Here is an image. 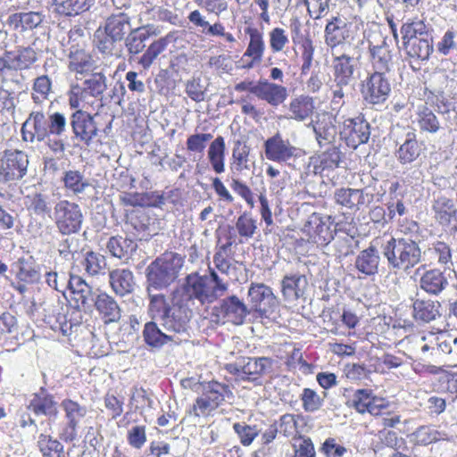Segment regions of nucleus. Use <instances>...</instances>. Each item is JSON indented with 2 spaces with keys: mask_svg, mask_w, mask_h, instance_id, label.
<instances>
[{
  "mask_svg": "<svg viewBox=\"0 0 457 457\" xmlns=\"http://www.w3.org/2000/svg\"><path fill=\"white\" fill-rule=\"evenodd\" d=\"M391 86L386 73L375 71L361 84V94L367 104H384L389 96Z\"/></svg>",
  "mask_w": 457,
  "mask_h": 457,
  "instance_id": "nucleus-12",
  "label": "nucleus"
},
{
  "mask_svg": "<svg viewBox=\"0 0 457 457\" xmlns=\"http://www.w3.org/2000/svg\"><path fill=\"white\" fill-rule=\"evenodd\" d=\"M336 228L330 215H324L319 218L316 224V245L325 246L334 238Z\"/></svg>",
  "mask_w": 457,
  "mask_h": 457,
  "instance_id": "nucleus-49",
  "label": "nucleus"
},
{
  "mask_svg": "<svg viewBox=\"0 0 457 457\" xmlns=\"http://www.w3.org/2000/svg\"><path fill=\"white\" fill-rule=\"evenodd\" d=\"M145 292L148 298L147 315L151 320H159L168 332L189 336L193 312L183 303L179 288L172 290L170 295L156 290Z\"/></svg>",
  "mask_w": 457,
  "mask_h": 457,
  "instance_id": "nucleus-2",
  "label": "nucleus"
},
{
  "mask_svg": "<svg viewBox=\"0 0 457 457\" xmlns=\"http://www.w3.org/2000/svg\"><path fill=\"white\" fill-rule=\"evenodd\" d=\"M167 46L165 38H159L152 42L137 61V63L145 70L150 68L154 60L161 54Z\"/></svg>",
  "mask_w": 457,
  "mask_h": 457,
  "instance_id": "nucleus-51",
  "label": "nucleus"
},
{
  "mask_svg": "<svg viewBox=\"0 0 457 457\" xmlns=\"http://www.w3.org/2000/svg\"><path fill=\"white\" fill-rule=\"evenodd\" d=\"M95 43L104 57L120 58L123 56V41L112 36L99 27L95 33Z\"/></svg>",
  "mask_w": 457,
  "mask_h": 457,
  "instance_id": "nucleus-25",
  "label": "nucleus"
},
{
  "mask_svg": "<svg viewBox=\"0 0 457 457\" xmlns=\"http://www.w3.org/2000/svg\"><path fill=\"white\" fill-rule=\"evenodd\" d=\"M245 358V379L257 383L263 376L272 372L274 361L269 357H248Z\"/></svg>",
  "mask_w": 457,
  "mask_h": 457,
  "instance_id": "nucleus-30",
  "label": "nucleus"
},
{
  "mask_svg": "<svg viewBox=\"0 0 457 457\" xmlns=\"http://www.w3.org/2000/svg\"><path fill=\"white\" fill-rule=\"evenodd\" d=\"M29 210L37 216L45 217L46 215H50L52 209L48 195L41 193L35 194L30 199Z\"/></svg>",
  "mask_w": 457,
  "mask_h": 457,
  "instance_id": "nucleus-62",
  "label": "nucleus"
},
{
  "mask_svg": "<svg viewBox=\"0 0 457 457\" xmlns=\"http://www.w3.org/2000/svg\"><path fill=\"white\" fill-rule=\"evenodd\" d=\"M399 144V148L395 152V156L398 162L403 164H410L416 161L421 154V145L417 140V136L414 130L408 129L404 133V138Z\"/></svg>",
  "mask_w": 457,
  "mask_h": 457,
  "instance_id": "nucleus-27",
  "label": "nucleus"
},
{
  "mask_svg": "<svg viewBox=\"0 0 457 457\" xmlns=\"http://www.w3.org/2000/svg\"><path fill=\"white\" fill-rule=\"evenodd\" d=\"M308 281L304 275L285 276L281 281V292L284 300L287 303H294L296 300H302L305 303L307 297ZM312 298H309V303L312 304Z\"/></svg>",
  "mask_w": 457,
  "mask_h": 457,
  "instance_id": "nucleus-20",
  "label": "nucleus"
},
{
  "mask_svg": "<svg viewBox=\"0 0 457 457\" xmlns=\"http://www.w3.org/2000/svg\"><path fill=\"white\" fill-rule=\"evenodd\" d=\"M342 19L333 17V19L326 25L325 42L330 48L331 54H336V52H339L340 44H342Z\"/></svg>",
  "mask_w": 457,
  "mask_h": 457,
  "instance_id": "nucleus-46",
  "label": "nucleus"
},
{
  "mask_svg": "<svg viewBox=\"0 0 457 457\" xmlns=\"http://www.w3.org/2000/svg\"><path fill=\"white\" fill-rule=\"evenodd\" d=\"M441 303L432 299L417 297L412 300V317L419 324H426L441 318Z\"/></svg>",
  "mask_w": 457,
  "mask_h": 457,
  "instance_id": "nucleus-21",
  "label": "nucleus"
},
{
  "mask_svg": "<svg viewBox=\"0 0 457 457\" xmlns=\"http://www.w3.org/2000/svg\"><path fill=\"white\" fill-rule=\"evenodd\" d=\"M253 94L272 106L283 103L287 96L285 87L271 83L268 79L259 80L253 89Z\"/></svg>",
  "mask_w": 457,
  "mask_h": 457,
  "instance_id": "nucleus-24",
  "label": "nucleus"
},
{
  "mask_svg": "<svg viewBox=\"0 0 457 457\" xmlns=\"http://www.w3.org/2000/svg\"><path fill=\"white\" fill-rule=\"evenodd\" d=\"M183 303L188 306L189 302L197 301L201 305L212 303L220 295L207 284V278L199 273L188 274L179 288Z\"/></svg>",
  "mask_w": 457,
  "mask_h": 457,
  "instance_id": "nucleus-10",
  "label": "nucleus"
},
{
  "mask_svg": "<svg viewBox=\"0 0 457 457\" xmlns=\"http://www.w3.org/2000/svg\"><path fill=\"white\" fill-rule=\"evenodd\" d=\"M52 219L61 235L71 236L81 230L84 215L78 204L68 200H60L54 207Z\"/></svg>",
  "mask_w": 457,
  "mask_h": 457,
  "instance_id": "nucleus-7",
  "label": "nucleus"
},
{
  "mask_svg": "<svg viewBox=\"0 0 457 457\" xmlns=\"http://www.w3.org/2000/svg\"><path fill=\"white\" fill-rule=\"evenodd\" d=\"M345 129L348 130V139L353 148L367 143L370 139V126L363 116H357L347 120L345 121Z\"/></svg>",
  "mask_w": 457,
  "mask_h": 457,
  "instance_id": "nucleus-31",
  "label": "nucleus"
},
{
  "mask_svg": "<svg viewBox=\"0 0 457 457\" xmlns=\"http://www.w3.org/2000/svg\"><path fill=\"white\" fill-rule=\"evenodd\" d=\"M79 250V239L76 237L67 236L58 243L57 251L59 255L65 260L74 259Z\"/></svg>",
  "mask_w": 457,
  "mask_h": 457,
  "instance_id": "nucleus-60",
  "label": "nucleus"
},
{
  "mask_svg": "<svg viewBox=\"0 0 457 457\" xmlns=\"http://www.w3.org/2000/svg\"><path fill=\"white\" fill-rule=\"evenodd\" d=\"M22 140L29 143H45L55 155H63L68 140V120L64 113L54 112L46 116L41 111H33L21 126Z\"/></svg>",
  "mask_w": 457,
  "mask_h": 457,
  "instance_id": "nucleus-1",
  "label": "nucleus"
},
{
  "mask_svg": "<svg viewBox=\"0 0 457 457\" xmlns=\"http://www.w3.org/2000/svg\"><path fill=\"white\" fill-rule=\"evenodd\" d=\"M109 283L112 291L119 296H126L135 290L136 281L129 269H115L109 272Z\"/></svg>",
  "mask_w": 457,
  "mask_h": 457,
  "instance_id": "nucleus-29",
  "label": "nucleus"
},
{
  "mask_svg": "<svg viewBox=\"0 0 457 457\" xmlns=\"http://www.w3.org/2000/svg\"><path fill=\"white\" fill-rule=\"evenodd\" d=\"M106 248L113 257L127 260L137 250V244L130 238L114 236L109 238Z\"/></svg>",
  "mask_w": 457,
  "mask_h": 457,
  "instance_id": "nucleus-39",
  "label": "nucleus"
},
{
  "mask_svg": "<svg viewBox=\"0 0 457 457\" xmlns=\"http://www.w3.org/2000/svg\"><path fill=\"white\" fill-rule=\"evenodd\" d=\"M233 429L238 436L240 443L244 446H249L258 436L260 432L256 426H250L245 423L239 422L233 425Z\"/></svg>",
  "mask_w": 457,
  "mask_h": 457,
  "instance_id": "nucleus-61",
  "label": "nucleus"
},
{
  "mask_svg": "<svg viewBox=\"0 0 457 457\" xmlns=\"http://www.w3.org/2000/svg\"><path fill=\"white\" fill-rule=\"evenodd\" d=\"M62 181L66 189L78 195L85 191L89 187V183L84 175L79 170H67L64 172Z\"/></svg>",
  "mask_w": 457,
  "mask_h": 457,
  "instance_id": "nucleus-52",
  "label": "nucleus"
},
{
  "mask_svg": "<svg viewBox=\"0 0 457 457\" xmlns=\"http://www.w3.org/2000/svg\"><path fill=\"white\" fill-rule=\"evenodd\" d=\"M97 114H91L84 110H76L70 115L68 127L72 131V139L89 147L99 136L100 129L96 120Z\"/></svg>",
  "mask_w": 457,
  "mask_h": 457,
  "instance_id": "nucleus-9",
  "label": "nucleus"
},
{
  "mask_svg": "<svg viewBox=\"0 0 457 457\" xmlns=\"http://www.w3.org/2000/svg\"><path fill=\"white\" fill-rule=\"evenodd\" d=\"M312 24L310 20L304 23L296 21L294 28L293 40L300 48H312V37L311 28Z\"/></svg>",
  "mask_w": 457,
  "mask_h": 457,
  "instance_id": "nucleus-53",
  "label": "nucleus"
},
{
  "mask_svg": "<svg viewBox=\"0 0 457 457\" xmlns=\"http://www.w3.org/2000/svg\"><path fill=\"white\" fill-rule=\"evenodd\" d=\"M314 109L313 100L310 96H301L290 104L292 117L298 120H310L309 125L312 123V113Z\"/></svg>",
  "mask_w": 457,
  "mask_h": 457,
  "instance_id": "nucleus-47",
  "label": "nucleus"
},
{
  "mask_svg": "<svg viewBox=\"0 0 457 457\" xmlns=\"http://www.w3.org/2000/svg\"><path fill=\"white\" fill-rule=\"evenodd\" d=\"M331 55L337 86H348L354 80V71L359 64L361 51H339Z\"/></svg>",
  "mask_w": 457,
  "mask_h": 457,
  "instance_id": "nucleus-13",
  "label": "nucleus"
},
{
  "mask_svg": "<svg viewBox=\"0 0 457 457\" xmlns=\"http://www.w3.org/2000/svg\"><path fill=\"white\" fill-rule=\"evenodd\" d=\"M373 67L376 71L386 73L390 71L389 65L392 61L391 51L385 39L381 40V44L372 46L369 45Z\"/></svg>",
  "mask_w": 457,
  "mask_h": 457,
  "instance_id": "nucleus-41",
  "label": "nucleus"
},
{
  "mask_svg": "<svg viewBox=\"0 0 457 457\" xmlns=\"http://www.w3.org/2000/svg\"><path fill=\"white\" fill-rule=\"evenodd\" d=\"M420 240L414 235L391 237L381 245L382 254L389 269L395 272L409 273L414 267L425 261L426 251L420 247Z\"/></svg>",
  "mask_w": 457,
  "mask_h": 457,
  "instance_id": "nucleus-3",
  "label": "nucleus"
},
{
  "mask_svg": "<svg viewBox=\"0 0 457 457\" xmlns=\"http://www.w3.org/2000/svg\"><path fill=\"white\" fill-rule=\"evenodd\" d=\"M353 29L352 23H346L343 20L342 24V44H340V49L339 51H345V52H354V51H361L360 50V45L363 44V41L361 39H356L353 36Z\"/></svg>",
  "mask_w": 457,
  "mask_h": 457,
  "instance_id": "nucleus-55",
  "label": "nucleus"
},
{
  "mask_svg": "<svg viewBox=\"0 0 457 457\" xmlns=\"http://www.w3.org/2000/svg\"><path fill=\"white\" fill-rule=\"evenodd\" d=\"M45 277L46 284L56 291L64 293L68 288L69 275L65 272L47 271Z\"/></svg>",
  "mask_w": 457,
  "mask_h": 457,
  "instance_id": "nucleus-64",
  "label": "nucleus"
},
{
  "mask_svg": "<svg viewBox=\"0 0 457 457\" xmlns=\"http://www.w3.org/2000/svg\"><path fill=\"white\" fill-rule=\"evenodd\" d=\"M277 428L285 436H290L295 432L299 434L300 442L295 445L296 449L294 457H314V445L312 438L305 435L312 427H308L303 418L295 420L294 415L285 414L280 418Z\"/></svg>",
  "mask_w": 457,
  "mask_h": 457,
  "instance_id": "nucleus-8",
  "label": "nucleus"
},
{
  "mask_svg": "<svg viewBox=\"0 0 457 457\" xmlns=\"http://www.w3.org/2000/svg\"><path fill=\"white\" fill-rule=\"evenodd\" d=\"M434 255L437 258V262L441 265L452 264V250L448 244L443 241H436L428 248L426 253Z\"/></svg>",
  "mask_w": 457,
  "mask_h": 457,
  "instance_id": "nucleus-59",
  "label": "nucleus"
},
{
  "mask_svg": "<svg viewBox=\"0 0 457 457\" xmlns=\"http://www.w3.org/2000/svg\"><path fill=\"white\" fill-rule=\"evenodd\" d=\"M37 445L43 457H68L62 444L49 435L40 434Z\"/></svg>",
  "mask_w": 457,
  "mask_h": 457,
  "instance_id": "nucleus-45",
  "label": "nucleus"
},
{
  "mask_svg": "<svg viewBox=\"0 0 457 457\" xmlns=\"http://www.w3.org/2000/svg\"><path fill=\"white\" fill-rule=\"evenodd\" d=\"M102 30L122 41L132 29L131 18L125 12L113 13L106 18Z\"/></svg>",
  "mask_w": 457,
  "mask_h": 457,
  "instance_id": "nucleus-32",
  "label": "nucleus"
},
{
  "mask_svg": "<svg viewBox=\"0 0 457 457\" xmlns=\"http://www.w3.org/2000/svg\"><path fill=\"white\" fill-rule=\"evenodd\" d=\"M28 154L21 150H5L0 160V181L21 180L28 171Z\"/></svg>",
  "mask_w": 457,
  "mask_h": 457,
  "instance_id": "nucleus-11",
  "label": "nucleus"
},
{
  "mask_svg": "<svg viewBox=\"0 0 457 457\" xmlns=\"http://www.w3.org/2000/svg\"><path fill=\"white\" fill-rule=\"evenodd\" d=\"M250 40L244 56L250 57L255 62H262L265 51L262 34L257 29H248Z\"/></svg>",
  "mask_w": 457,
  "mask_h": 457,
  "instance_id": "nucleus-48",
  "label": "nucleus"
},
{
  "mask_svg": "<svg viewBox=\"0 0 457 457\" xmlns=\"http://www.w3.org/2000/svg\"><path fill=\"white\" fill-rule=\"evenodd\" d=\"M79 80L81 83L72 86V92L80 95L81 100L101 97L107 88V78L102 71H94Z\"/></svg>",
  "mask_w": 457,
  "mask_h": 457,
  "instance_id": "nucleus-19",
  "label": "nucleus"
},
{
  "mask_svg": "<svg viewBox=\"0 0 457 457\" xmlns=\"http://www.w3.org/2000/svg\"><path fill=\"white\" fill-rule=\"evenodd\" d=\"M448 286V280L438 269H432L423 273L420 287L429 295H438Z\"/></svg>",
  "mask_w": 457,
  "mask_h": 457,
  "instance_id": "nucleus-37",
  "label": "nucleus"
},
{
  "mask_svg": "<svg viewBox=\"0 0 457 457\" xmlns=\"http://www.w3.org/2000/svg\"><path fill=\"white\" fill-rule=\"evenodd\" d=\"M264 146L267 159L273 162H286L294 154V147L288 140H284L279 133L268 138Z\"/></svg>",
  "mask_w": 457,
  "mask_h": 457,
  "instance_id": "nucleus-26",
  "label": "nucleus"
},
{
  "mask_svg": "<svg viewBox=\"0 0 457 457\" xmlns=\"http://www.w3.org/2000/svg\"><path fill=\"white\" fill-rule=\"evenodd\" d=\"M69 70L76 73L77 80L94 72L95 62L92 56L84 50L71 51L69 54Z\"/></svg>",
  "mask_w": 457,
  "mask_h": 457,
  "instance_id": "nucleus-34",
  "label": "nucleus"
},
{
  "mask_svg": "<svg viewBox=\"0 0 457 457\" xmlns=\"http://www.w3.org/2000/svg\"><path fill=\"white\" fill-rule=\"evenodd\" d=\"M433 210L441 222L450 221L453 211V201L445 195L438 194L435 195Z\"/></svg>",
  "mask_w": 457,
  "mask_h": 457,
  "instance_id": "nucleus-57",
  "label": "nucleus"
},
{
  "mask_svg": "<svg viewBox=\"0 0 457 457\" xmlns=\"http://www.w3.org/2000/svg\"><path fill=\"white\" fill-rule=\"evenodd\" d=\"M142 337L145 344L151 349L159 350L168 344L179 345L187 341L189 336H181L173 332H163L156 320H151L144 325Z\"/></svg>",
  "mask_w": 457,
  "mask_h": 457,
  "instance_id": "nucleus-17",
  "label": "nucleus"
},
{
  "mask_svg": "<svg viewBox=\"0 0 457 457\" xmlns=\"http://www.w3.org/2000/svg\"><path fill=\"white\" fill-rule=\"evenodd\" d=\"M418 124L421 131L436 133L440 129V122L436 114L428 107H424L418 113Z\"/></svg>",
  "mask_w": 457,
  "mask_h": 457,
  "instance_id": "nucleus-56",
  "label": "nucleus"
},
{
  "mask_svg": "<svg viewBox=\"0 0 457 457\" xmlns=\"http://www.w3.org/2000/svg\"><path fill=\"white\" fill-rule=\"evenodd\" d=\"M43 21V16L40 12H16L11 14L6 21V23L18 29L32 30L39 26Z\"/></svg>",
  "mask_w": 457,
  "mask_h": 457,
  "instance_id": "nucleus-40",
  "label": "nucleus"
},
{
  "mask_svg": "<svg viewBox=\"0 0 457 457\" xmlns=\"http://www.w3.org/2000/svg\"><path fill=\"white\" fill-rule=\"evenodd\" d=\"M347 405L361 414L368 412L373 416L384 414V411L387 410L389 406L385 399L373 395L372 391L369 389L354 391L347 401Z\"/></svg>",
  "mask_w": 457,
  "mask_h": 457,
  "instance_id": "nucleus-16",
  "label": "nucleus"
},
{
  "mask_svg": "<svg viewBox=\"0 0 457 457\" xmlns=\"http://www.w3.org/2000/svg\"><path fill=\"white\" fill-rule=\"evenodd\" d=\"M380 257L377 248L373 245L360 252L355 260L356 269L365 275L378 273Z\"/></svg>",
  "mask_w": 457,
  "mask_h": 457,
  "instance_id": "nucleus-38",
  "label": "nucleus"
},
{
  "mask_svg": "<svg viewBox=\"0 0 457 457\" xmlns=\"http://www.w3.org/2000/svg\"><path fill=\"white\" fill-rule=\"evenodd\" d=\"M83 266L87 273L91 276H96L104 272L107 266L106 259L99 253L89 251L85 255Z\"/></svg>",
  "mask_w": 457,
  "mask_h": 457,
  "instance_id": "nucleus-54",
  "label": "nucleus"
},
{
  "mask_svg": "<svg viewBox=\"0 0 457 457\" xmlns=\"http://www.w3.org/2000/svg\"><path fill=\"white\" fill-rule=\"evenodd\" d=\"M248 298L253 310L266 318L275 313L278 301L272 289L263 283H252L248 288Z\"/></svg>",
  "mask_w": 457,
  "mask_h": 457,
  "instance_id": "nucleus-14",
  "label": "nucleus"
},
{
  "mask_svg": "<svg viewBox=\"0 0 457 457\" xmlns=\"http://www.w3.org/2000/svg\"><path fill=\"white\" fill-rule=\"evenodd\" d=\"M11 62L13 70L29 69L37 60L36 51L31 46L20 47L16 54L12 55L11 53Z\"/></svg>",
  "mask_w": 457,
  "mask_h": 457,
  "instance_id": "nucleus-50",
  "label": "nucleus"
},
{
  "mask_svg": "<svg viewBox=\"0 0 457 457\" xmlns=\"http://www.w3.org/2000/svg\"><path fill=\"white\" fill-rule=\"evenodd\" d=\"M250 314V310L243 300L237 295H230L221 299L218 305L213 307V315L221 319L223 322L234 325H242Z\"/></svg>",
  "mask_w": 457,
  "mask_h": 457,
  "instance_id": "nucleus-15",
  "label": "nucleus"
},
{
  "mask_svg": "<svg viewBox=\"0 0 457 457\" xmlns=\"http://www.w3.org/2000/svg\"><path fill=\"white\" fill-rule=\"evenodd\" d=\"M55 11L63 16H76L93 5L95 0H53Z\"/></svg>",
  "mask_w": 457,
  "mask_h": 457,
  "instance_id": "nucleus-42",
  "label": "nucleus"
},
{
  "mask_svg": "<svg viewBox=\"0 0 457 457\" xmlns=\"http://www.w3.org/2000/svg\"><path fill=\"white\" fill-rule=\"evenodd\" d=\"M61 407L67 420L66 427L61 434V438L65 442H71L77 437V428L80 421L86 417L87 408L86 405L71 399H64L61 403Z\"/></svg>",
  "mask_w": 457,
  "mask_h": 457,
  "instance_id": "nucleus-18",
  "label": "nucleus"
},
{
  "mask_svg": "<svg viewBox=\"0 0 457 457\" xmlns=\"http://www.w3.org/2000/svg\"><path fill=\"white\" fill-rule=\"evenodd\" d=\"M201 395L190 410V413L195 417L205 416L216 410L226 398H233L229 386L215 380L205 382Z\"/></svg>",
  "mask_w": 457,
  "mask_h": 457,
  "instance_id": "nucleus-6",
  "label": "nucleus"
},
{
  "mask_svg": "<svg viewBox=\"0 0 457 457\" xmlns=\"http://www.w3.org/2000/svg\"><path fill=\"white\" fill-rule=\"evenodd\" d=\"M406 54L418 61H428L434 51L433 34L403 44Z\"/></svg>",
  "mask_w": 457,
  "mask_h": 457,
  "instance_id": "nucleus-36",
  "label": "nucleus"
},
{
  "mask_svg": "<svg viewBox=\"0 0 457 457\" xmlns=\"http://www.w3.org/2000/svg\"><path fill=\"white\" fill-rule=\"evenodd\" d=\"M94 306L104 323H113L120 320L121 309L117 301L105 292H100L93 299Z\"/></svg>",
  "mask_w": 457,
  "mask_h": 457,
  "instance_id": "nucleus-23",
  "label": "nucleus"
},
{
  "mask_svg": "<svg viewBox=\"0 0 457 457\" xmlns=\"http://www.w3.org/2000/svg\"><path fill=\"white\" fill-rule=\"evenodd\" d=\"M67 289L71 290L76 302L80 303L83 308H89L92 305L96 294L93 287L81 277L70 274Z\"/></svg>",
  "mask_w": 457,
  "mask_h": 457,
  "instance_id": "nucleus-35",
  "label": "nucleus"
},
{
  "mask_svg": "<svg viewBox=\"0 0 457 457\" xmlns=\"http://www.w3.org/2000/svg\"><path fill=\"white\" fill-rule=\"evenodd\" d=\"M433 29L423 20L418 17L407 19L400 28L403 44L411 42L419 37H428L433 34Z\"/></svg>",
  "mask_w": 457,
  "mask_h": 457,
  "instance_id": "nucleus-33",
  "label": "nucleus"
},
{
  "mask_svg": "<svg viewBox=\"0 0 457 457\" xmlns=\"http://www.w3.org/2000/svg\"><path fill=\"white\" fill-rule=\"evenodd\" d=\"M52 81L46 75L37 77L34 80L32 99L36 104H40L48 98L51 92Z\"/></svg>",
  "mask_w": 457,
  "mask_h": 457,
  "instance_id": "nucleus-58",
  "label": "nucleus"
},
{
  "mask_svg": "<svg viewBox=\"0 0 457 457\" xmlns=\"http://www.w3.org/2000/svg\"><path fill=\"white\" fill-rule=\"evenodd\" d=\"M183 265L184 258L179 253L161 254L145 269V290H166L177 280Z\"/></svg>",
  "mask_w": 457,
  "mask_h": 457,
  "instance_id": "nucleus-5",
  "label": "nucleus"
},
{
  "mask_svg": "<svg viewBox=\"0 0 457 457\" xmlns=\"http://www.w3.org/2000/svg\"><path fill=\"white\" fill-rule=\"evenodd\" d=\"M236 228L241 237L251 238L253 237L257 228L256 220H253L249 213L245 212L237 218Z\"/></svg>",
  "mask_w": 457,
  "mask_h": 457,
  "instance_id": "nucleus-63",
  "label": "nucleus"
},
{
  "mask_svg": "<svg viewBox=\"0 0 457 457\" xmlns=\"http://www.w3.org/2000/svg\"><path fill=\"white\" fill-rule=\"evenodd\" d=\"M334 121L335 116L331 112L322 109L321 105L316 107V141L320 146L317 161L322 170L336 168L340 162V151L334 145L337 135Z\"/></svg>",
  "mask_w": 457,
  "mask_h": 457,
  "instance_id": "nucleus-4",
  "label": "nucleus"
},
{
  "mask_svg": "<svg viewBox=\"0 0 457 457\" xmlns=\"http://www.w3.org/2000/svg\"><path fill=\"white\" fill-rule=\"evenodd\" d=\"M152 34L151 28L145 26L130 29L123 40L124 50L126 49L129 60L144 51Z\"/></svg>",
  "mask_w": 457,
  "mask_h": 457,
  "instance_id": "nucleus-28",
  "label": "nucleus"
},
{
  "mask_svg": "<svg viewBox=\"0 0 457 457\" xmlns=\"http://www.w3.org/2000/svg\"><path fill=\"white\" fill-rule=\"evenodd\" d=\"M19 270L17 277L21 281L34 284L40 280V267L32 256L18 260Z\"/></svg>",
  "mask_w": 457,
  "mask_h": 457,
  "instance_id": "nucleus-44",
  "label": "nucleus"
},
{
  "mask_svg": "<svg viewBox=\"0 0 457 457\" xmlns=\"http://www.w3.org/2000/svg\"><path fill=\"white\" fill-rule=\"evenodd\" d=\"M225 139L218 136L211 144L208 149V159L213 170L220 174L225 170Z\"/></svg>",
  "mask_w": 457,
  "mask_h": 457,
  "instance_id": "nucleus-43",
  "label": "nucleus"
},
{
  "mask_svg": "<svg viewBox=\"0 0 457 457\" xmlns=\"http://www.w3.org/2000/svg\"><path fill=\"white\" fill-rule=\"evenodd\" d=\"M27 410L36 416H46L50 420H55L59 413L57 402L44 387H41L40 391L33 395L27 405Z\"/></svg>",
  "mask_w": 457,
  "mask_h": 457,
  "instance_id": "nucleus-22",
  "label": "nucleus"
}]
</instances>
